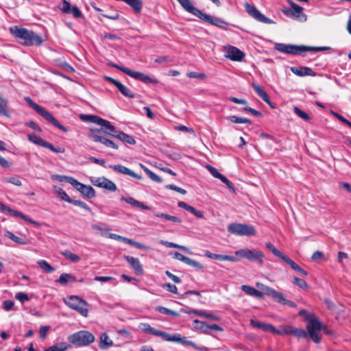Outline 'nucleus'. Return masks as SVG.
Here are the masks:
<instances>
[{
	"mask_svg": "<svg viewBox=\"0 0 351 351\" xmlns=\"http://www.w3.org/2000/svg\"><path fill=\"white\" fill-rule=\"evenodd\" d=\"M177 1L186 12L198 17L200 20L223 29L227 28L228 23L226 21L219 18L213 17L209 14L202 12L200 10L194 7L190 0Z\"/></svg>",
	"mask_w": 351,
	"mask_h": 351,
	"instance_id": "1",
	"label": "nucleus"
},
{
	"mask_svg": "<svg viewBox=\"0 0 351 351\" xmlns=\"http://www.w3.org/2000/svg\"><path fill=\"white\" fill-rule=\"evenodd\" d=\"M140 328L141 329V330L143 332L160 337L164 341L179 342V343H182V345L190 346L195 349H199L194 342L188 340L186 337H181L180 335H179V334L171 335L170 334H169L166 332H163V331L157 330L154 328H152L147 323L141 324Z\"/></svg>",
	"mask_w": 351,
	"mask_h": 351,
	"instance_id": "2",
	"label": "nucleus"
},
{
	"mask_svg": "<svg viewBox=\"0 0 351 351\" xmlns=\"http://www.w3.org/2000/svg\"><path fill=\"white\" fill-rule=\"evenodd\" d=\"M274 48L281 53L291 55H302L305 52L322 51L330 49L328 47H308L284 43H276Z\"/></svg>",
	"mask_w": 351,
	"mask_h": 351,
	"instance_id": "3",
	"label": "nucleus"
},
{
	"mask_svg": "<svg viewBox=\"0 0 351 351\" xmlns=\"http://www.w3.org/2000/svg\"><path fill=\"white\" fill-rule=\"evenodd\" d=\"M298 315L303 317L305 320L308 321L306 329L308 332V335L311 339L315 343H319L321 341L320 335L318 332L322 328V323L318 320L317 318L312 313H310L305 309H302L299 311Z\"/></svg>",
	"mask_w": 351,
	"mask_h": 351,
	"instance_id": "4",
	"label": "nucleus"
},
{
	"mask_svg": "<svg viewBox=\"0 0 351 351\" xmlns=\"http://www.w3.org/2000/svg\"><path fill=\"white\" fill-rule=\"evenodd\" d=\"M10 32L16 38L22 40L24 45L39 46L43 43V39L38 34L27 29L15 26L10 28Z\"/></svg>",
	"mask_w": 351,
	"mask_h": 351,
	"instance_id": "5",
	"label": "nucleus"
},
{
	"mask_svg": "<svg viewBox=\"0 0 351 351\" xmlns=\"http://www.w3.org/2000/svg\"><path fill=\"white\" fill-rule=\"evenodd\" d=\"M25 101L33 108L39 115L43 117L46 121L51 123L53 125L64 132H66L68 129L60 124L59 121L47 110L36 104L30 97H25Z\"/></svg>",
	"mask_w": 351,
	"mask_h": 351,
	"instance_id": "6",
	"label": "nucleus"
},
{
	"mask_svg": "<svg viewBox=\"0 0 351 351\" xmlns=\"http://www.w3.org/2000/svg\"><path fill=\"white\" fill-rule=\"evenodd\" d=\"M68 341L77 347L86 346L95 341L94 335L86 330H80L68 337Z\"/></svg>",
	"mask_w": 351,
	"mask_h": 351,
	"instance_id": "7",
	"label": "nucleus"
},
{
	"mask_svg": "<svg viewBox=\"0 0 351 351\" xmlns=\"http://www.w3.org/2000/svg\"><path fill=\"white\" fill-rule=\"evenodd\" d=\"M64 303L71 308L77 311L81 315L87 317L88 313V303L76 295H71L64 300Z\"/></svg>",
	"mask_w": 351,
	"mask_h": 351,
	"instance_id": "8",
	"label": "nucleus"
},
{
	"mask_svg": "<svg viewBox=\"0 0 351 351\" xmlns=\"http://www.w3.org/2000/svg\"><path fill=\"white\" fill-rule=\"evenodd\" d=\"M227 230L231 234L238 236L251 237L256 233L254 226L246 223H232L228 226Z\"/></svg>",
	"mask_w": 351,
	"mask_h": 351,
	"instance_id": "9",
	"label": "nucleus"
},
{
	"mask_svg": "<svg viewBox=\"0 0 351 351\" xmlns=\"http://www.w3.org/2000/svg\"><path fill=\"white\" fill-rule=\"evenodd\" d=\"M235 254L250 261H255L262 265L263 263V253L256 249H240L235 251Z\"/></svg>",
	"mask_w": 351,
	"mask_h": 351,
	"instance_id": "10",
	"label": "nucleus"
},
{
	"mask_svg": "<svg viewBox=\"0 0 351 351\" xmlns=\"http://www.w3.org/2000/svg\"><path fill=\"white\" fill-rule=\"evenodd\" d=\"M289 4L291 8L283 10V14L298 21L305 22L307 20V16L303 12V8L292 1H289Z\"/></svg>",
	"mask_w": 351,
	"mask_h": 351,
	"instance_id": "11",
	"label": "nucleus"
},
{
	"mask_svg": "<svg viewBox=\"0 0 351 351\" xmlns=\"http://www.w3.org/2000/svg\"><path fill=\"white\" fill-rule=\"evenodd\" d=\"M262 290L264 291L265 295L272 298V299L278 303H280L283 305H287L292 308H295L297 306L295 302L285 299L282 293L278 292L275 289L268 286L263 287Z\"/></svg>",
	"mask_w": 351,
	"mask_h": 351,
	"instance_id": "12",
	"label": "nucleus"
},
{
	"mask_svg": "<svg viewBox=\"0 0 351 351\" xmlns=\"http://www.w3.org/2000/svg\"><path fill=\"white\" fill-rule=\"evenodd\" d=\"M27 137H28V140L30 142H32V143H34L36 145H40L43 147L48 148L51 151H52L55 153H64V149L60 147H54L52 144L43 140L39 136H38L34 133L29 134Z\"/></svg>",
	"mask_w": 351,
	"mask_h": 351,
	"instance_id": "13",
	"label": "nucleus"
},
{
	"mask_svg": "<svg viewBox=\"0 0 351 351\" xmlns=\"http://www.w3.org/2000/svg\"><path fill=\"white\" fill-rule=\"evenodd\" d=\"M245 8L249 15H250L256 21L266 24L274 23V21L271 19L266 17L263 14L260 12L255 6L246 3L245 4Z\"/></svg>",
	"mask_w": 351,
	"mask_h": 351,
	"instance_id": "14",
	"label": "nucleus"
},
{
	"mask_svg": "<svg viewBox=\"0 0 351 351\" xmlns=\"http://www.w3.org/2000/svg\"><path fill=\"white\" fill-rule=\"evenodd\" d=\"M93 120L91 123H96L99 125H101L104 128V130L103 131L105 134L109 135H114V132H116L115 128L110 123V121L105 120L98 116L95 115L94 117H92Z\"/></svg>",
	"mask_w": 351,
	"mask_h": 351,
	"instance_id": "15",
	"label": "nucleus"
},
{
	"mask_svg": "<svg viewBox=\"0 0 351 351\" xmlns=\"http://www.w3.org/2000/svg\"><path fill=\"white\" fill-rule=\"evenodd\" d=\"M124 73L128 75L129 76L133 77L135 80H140L144 83H153V84L158 83L157 80H156L154 78H152L149 76H148L143 73L131 70L130 69L124 71Z\"/></svg>",
	"mask_w": 351,
	"mask_h": 351,
	"instance_id": "16",
	"label": "nucleus"
},
{
	"mask_svg": "<svg viewBox=\"0 0 351 351\" xmlns=\"http://www.w3.org/2000/svg\"><path fill=\"white\" fill-rule=\"evenodd\" d=\"M93 184L99 188L107 189L110 191L114 192L117 190L116 184L111 180L106 178H98L93 181Z\"/></svg>",
	"mask_w": 351,
	"mask_h": 351,
	"instance_id": "17",
	"label": "nucleus"
},
{
	"mask_svg": "<svg viewBox=\"0 0 351 351\" xmlns=\"http://www.w3.org/2000/svg\"><path fill=\"white\" fill-rule=\"evenodd\" d=\"M105 79L109 82L114 84L117 88V89L121 92V93L125 97L129 98L134 97V94L128 87L122 84L119 81L108 76H106Z\"/></svg>",
	"mask_w": 351,
	"mask_h": 351,
	"instance_id": "18",
	"label": "nucleus"
},
{
	"mask_svg": "<svg viewBox=\"0 0 351 351\" xmlns=\"http://www.w3.org/2000/svg\"><path fill=\"white\" fill-rule=\"evenodd\" d=\"M108 167L113 169L114 171L123 175H128L138 180H141L143 178L141 176L121 165H110Z\"/></svg>",
	"mask_w": 351,
	"mask_h": 351,
	"instance_id": "19",
	"label": "nucleus"
},
{
	"mask_svg": "<svg viewBox=\"0 0 351 351\" xmlns=\"http://www.w3.org/2000/svg\"><path fill=\"white\" fill-rule=\"evenodd\" d=\"M90 138L94 142L100 143L106 146L107 147H111L114 149H117L119 147L118 145L114 142L106 138L105 136H101L100 134H91L90 135Z\"/></svg>",
	"mask_w": 351,
	"mask_h": 351,
	"instance_id": "20",
	"label": "nucleus"
},
{
	"mask_svg": "<svg viewBox=\"0 0 351 351\" xmlns=\"http://www.w3.org/2000/svg\"><path fill=\"white\" fill-rule=\"evenodd\" d=\"M245 54L238 48L230 46L226 52V56L233 61H241Z\"/></svg>",
	"mask_w": 351,
	"mask_h": 351,
	"instance_id": "21",
	"label": "nucleus"
},
{
	"mask_svg": "<svg viewBox=\"0 0 351 351\" xmlns=\"http://www.w3.org/2000/svg\"><path fill=\"white\" fill-rule=\"evenodd\" d=\"M75 189L87 198L90 199L95 196V189L91 186L82 184L78 181L77 184L75 186Z\"/></svg>",
	"mask_w": 351,
	"mask_h": 351,
	"instance_id": "22",
	"label": "nucleus"
},
{
	"mask_svg": "<svg viewBox=\"0 0 351 351\" xmlns=\"http://www.w3.org/2000/svg\"><path fill=\"white\" fill-rule=\"evenodd\" d=\"M291 71L298 76H315L316 73L309 67L306 66H292Z\"/></svg>",
	"mask_w": 351,
	"mask_h": 351,
	"instance_id": "23",
	"label": "nucleus"
},
{
	"mask_svg": "<svg viewBox=\"0 0 351 351\" xmlns=\"http://www.w3.org/2000/svg\"><path fill=\"white\" fill-rule=\"evenodd\" d=\"M124 258L127 261L128 263L130 264L135 273L137 275H141L143 273V266L138 260V258L130 256H125Z\"/></svg>",
	"mask_w": 351,
	"mask_h": 351,
	"instance_id": "24",
	"label": "nucleus"
},
{
	"mask_svg": "<svg viewBox=\"0 0 351 351\" xmlns=\"http://www.w3.org/2000/svg\"><path fill=\"white\" fill-rule=\"evenodd\" d=\"M178 206L180 208H182L193 215H194L197 218H203L204 217V213L201 210H198L195 209L194 207L187 204L186 202L180 201L178 203Z\"/></svg>",
	"mask_w": 351,
	"mask_h": 351,
	"instance_id": "25",
	"label": "nucleus"
},
{
	"mask_svg": "<svg viewBox=\"0 0 351 351\" xmlns=\"http://www.w3.org/2000/svg\"><path fill=\"white\" fill-rule=\"evenodd\" d=\"M241 289L246 294L254 296L258 298L263 299L264 298V291L263 292L259 291L258 290L249 286V285H242Z\"/></svg>",
	"mask_w": 351,
	"mask_h": 351,
	"instance_id": "26",
	"label": "nucleus"
},
{
	"mask_svg": "<svg viewBox=\"0 0 351 351\" xmlns=\"http://www.w3.org/2000/svg\"><path fill=\"white\" fill-rule=\"evenodd\" d=\"M121 199L122 201L125 202L128 204L132 205L133 206L139 208L141 209H143V210H149L150 209L149 206L144 204L143 202H141L132 197H121Z\"/></svg>",
	"mask_w": 351,
	"mask_h": 351,
	"instance_id": "27",
	"label": "nucleus"
},
{
	"mask_svg": "<svg viewBox=\"0 0 351 351\" xmlns=\"http://www.w3.org/2000/svg\"><path fill=\"white\" fill-rule=\"evenodd\" d=\"M114 137H116L119 140L127 143L130 145H134L136 143L134 138L123 132H114V135H112Z\"/></svg>",
	"mask_w": 351,
	"mask_h": 351,
	"instance_id": "28",
	"label": "nucleus"
},
{
	"mask_svg": "<svg viewBox=\"0 0 351 351\" xmlns=\"http://www.w3.org/2000/svg\"><path fill=\"white\" fill-rule=\"evenodd\" d=\"M250 323L251 325H252L253 326L256 327L258 328H261L264 331H271L273 332H278L274 328V326H273L271 324H265L253 319L251 320Z\"/></svg>",
	"mask_w": 351,
	"mask_h": 351,
	"instance_id": "29",
	"label": "nucleus"
},
{
	"mask_svg": "<svg viewBox=\"0 0 351 351\" xmlns=\"http://www.w3.org/2000/svg\"><path fill=\"white\" fill-rule=\"evenodd\" d=\"M252 87L254 89V90L256 92V93L262 98V99L267 103L268 105H269L271 108H274L270 101L269 97L268 95L266 93L265 91H264L260 86H258L256 84H252Z\"/></svg>",
	"mask_w": 351,
	"mask_h": 351,
	"instance_id": "30",
	"label": "nucleus"
},
{
	"mask_svg": "<svg viewBox=\"0 0 351 351\" xmlns=\"http://www.w3.org/2000/svg\"><path fill=\"white\" fill-rule=\"evenodd\" d=\"M287 265H289L293 270L300 273L302 276H306L308 275V272L303 269L300 266H299L297 263H295L292 259H291L289 256L285 258L284 261Z\"/></svg>",
	"mask_w": 351,
	"mask_h": 351,
	"instance_id": "31",
	"label": "nucleus"
},
{
	"mask_svg": "<svg viewBox=\"0 0 351 351\" xmlns=\"http://www.w3.org/2000/svg\"><path fill=\"white\" fill-rule=\"evenodd\" d=\"M193 326L195 329L200 330L202 332L207 335L211 333L208 332V324L204 322L199 321L198 319L193 320Z\"/></svg>",
	"mask_w": 351,
	"mask_h": 351,
	"instance_id": "32",
	"label": "nucleus"
},
{
	"mask_svg": "<svg viewBox=\"0 0 351 351\" xmlns=\"http://www.w3.org/2000/svg\"><path fill=\"white\" fill-rule=\"evenodd\" d=\"M112 341L109 338L106 333L101 334L100 337L99 348L101 350H106L112 346Z\"/></svg>",
	"mask_w": 351,
	"mask_h": 351,
	"instance_id": "33",
	"label": "nucleus"
},
{
	"mask_svg": "<svg viewBox=\"0 0 351 351\" xmlns=\"http://www.w3.org/2000/svg\"><path fill=\"white\" fill-rule=\"evenodd\" d=\"M76 280L74 276L70 274L63 273L62 274L56 282H59L62 285H66L67 283H71Z\"/></svg>",
	"mask_w": 351,
	"mask_h": 351,
	"instance_id": "34",
	"label": "nucleus"
},
{
	"mask_svg": "<svg viewBox=\"0 0 351 351\" xmlns=\"http://www.w3.org/2000/svg\"><path fill=\"white\" fill-rule=\"evenodd\" d=\"M125 3L130 5L135 13L138 14L141 12L143 8L142 0H125Z\"/></svg>",
	"mask_w": 351,
	"mask_h": 351,
	"instance_id": "35",
	"label": "nucleus"
},
{
	"mask_svg": "<svg viewBox=\"0 0 351 351\" xmlns=\"http://www.w3.org/2000/svg\"><path fill=\"white\" fill-rule=\"evenodd\" d=\"M53 178L59 182H65L71 184L74 187L77 184V180L74 178L67 176H61V175H54L53 176Z\"/></svg>",
	"mask_w": 351,
	"mask_h": 351,
	"instance_id": "36",
	"label": "nucleus"
},
{
	"mask_svg": "<svg viewBox=\"0 0 351 351\" xmlns=\"http://www.w3.org/2000/svg\"><path fill=\"white\" fill-rule=\"evenodd\" d=\"M139 166L146 173V174L149 176V178L151 180L158 183H161L162 182V180L160 177H159L154 172H152L151 170H149L146 166L141 163L139 164Z\"/></svg>",
	"mask_w": 351,
	"mask_h": 351,
	"instance_id": "37",
	"label": "nucleus"
},
{
	"mask_svg": "<svg viewBox=\"0 0 351 351\" xmlns=\"http://www.w3.org/2000/svg\"><path fill=\"white\" fill-rule=\"evenodd\" d=\"M266 247L272 252V254L280 258H281L282 261L285 260V258L287 257V255L282 254L281 252H280L271 243L268 242L265 244Z\"/></svg>",
	"mask_w": 351,
	"mask_h": 351,
	"instance_id": "38",
	"label": "nucleus"
},
{
	"mask_svg": "<svg viewBox=\"0 0 351 351\" xmlns=\"http://www.w3.org/2000/svg\"><path fill=\"white\" fill-rule=\"evenodd\" d=\"M69 348V345L66 342H61L53 345L45 349V351H66Z\"/></svg>",
	"mask_w": 351,
	"mask_h": 351,
	"instance_id": "39",
	"label": "nucleus"
},
{
	"mask_svg": "<svg viewBox=\"0 0 351 351\" xmlns=\"http://www.w3.org/2000/svg\"><path fill=\"white\" fill-rule=\"evenodd\" d=\"M37 263L46 273H51L55 271V268L51 266L45 260H39Z\"/></svg>",
	"mask_w": 351,
	"mask_h": 351,
	"instance_id": "40",
	"label": "nucleus"
},
{
	"mask_svg": "<svg viewBox=\"0 0 351 351\" xmlns=\"http://www.w3.org/2000/svg\"><path fill=\"white\" fill-rule=\"evenodd\" d=\"M159 243L161 245H165V246H166L167 247L178 248V249L182 250L187 251V252L189 250V248H187L185 246L180 245L178 244H176V243H172V242H169V241H167L160 240L159 241Z\"/></svg>",
	"mask_w": 351,
	"mask_h": 351,
	"instance_id": "41",
	"label": "nucleus"
},
{
	"mask_svg": "<svg viewBox=\"0 0 351 351\" xmlns=\"http://www.w3.org/2000/svg\"><path fill=\"white\" fill-rule=\"evenodd\" d=\"M8 101L5 98L0 96V115L9 117L7 111Z\"/></svg>",
	"mask_w": 351,
	"mask_h": 351,
	"instance_id": "42",
	"label": "nucleus"
},
{
	"mask_svg": "<svg viewBox=\"0 0 351 351\" xmlns=\"http://www.w3.org/2000/svg\"><path fill=\"white\" fill-rule=\"evenodd\" d=\"M231 122L234 123H249L251 124L252 121L245 117H239L237 116H230L228 118Z\"/></svg>",
	"mask_w": 351,
	"mask_h": 351,
	"instance_id": "43",
	"label": "nucleus"
},
{
	"mask_svg": "<svg viewBox=\"0 0 351 351\" xmlns=\"http://www.w3.org/2000/svg\"><path fill=\"white\" fill-rule=\"evenodd\" d=\"M62 255L67 258L68 260H70L73 263L78 262L80 260V256L72 253L69 250H66L62 252Z\"/></svg>",
	"mask_w": 351,
	"mask_h": 351,
	"instance_id": "44",
	"label": "nucleus"
},
{
	"mask_svg": "<svg viewBox=\"0 0 351 351\" xmlns=\"http://www.w3.org/2000/svg\"><path fill=\"white\" fill-rule=\"evenodd\" d=\"M290 333L297 337H304V338H306L308 334V332H306L305 330L300 329V328H292L291 330L290 331Z\"/></svg>",
	"mask_w": 351,
	"mask_h": 351,
	"instance_id": "45",
	"label": "nucleus"
},
{
	"mask_svg": "<svg viewBox=\"0 0 351 351\" xmlns=\"http://www.w3.org/2000/svg\"><path fill=\"white\" fill-rule=\"evenodd\" d=\"M56 193L60 197V198L66 202L71 203L72 202V199L61 188H58L56 189Z\"/></svg>",
	"mask_w": 351,
	"mask_h": 351,
	"instance_id": "46",
	"label": "nucleus"
},
{
	"mask_svg": "<svg viewBox=\"0 0 351 351\" xmlns=\"http://www.w3.org/2000/svg\"><path fill=\"white\" fill-rule=\"evenodd\" d=\"M206 168L207 169V170L210 173V174L216 178H218L219 180L222 179V177L223 176V175H222L221 173H220L217 169L215 167H213V166L210 165H207L206 166Z\"/></svg>",
	"mask_w": 351,
	"mask_h": 351,
	"instance_id": "47",
	"label": "nucleus"
},
{
	"mask_svg": "<svg viewBox=\"0 0 351 351\" xmlns=\"http://www.w3.org/2000/svg\"><path fill=\"white\" fill-rule=\"evenodd\" d=\"M293 112L300 118L305 121H308L310 119L309 115L305 112L304 111H302L300 110L298 107L295 106L293 108Z\"/></svg>",
	"mask_w": 351,
	"mask_h": 351,
	"instance_id": "48",
	"label": "nucleus"
},
{
	"mask_svg": "<svg viewBox=\"0 0 351 351\" xmlns=\"http://www.w3.org/2000/svg\"><path fill=\"white\" fill-rule=\"evenodd\" d=\"M204 256L211 259H216L219 261H224V255L217 254L210 252V251H206Z\"/></svg>",
	"mask_w": 351,
	"mask_h": 351,
	"instance_id": "49",
	"label": "nucleus"
},
{
	"mask_svg": "<svg viewBox=\"0 0 351 351\" xmlns=\"http://www.w3.org/2000/svg\"><path fill=\"white\" fill-rule=\"evenodd\" d=\"M59 8L63 13L70 14L71 12V4L66 0H62V5Z\"/></svg>",
	"mask_w": 351,
	"mask_h": 351,
	"instance_id": "50",
	"label": "nucleus"
},
{
	"mask_svg": "<svg viewBox=\"0 0 351 351\" xmlns=\"http://www.w3.org/2000/svg\"><path fill=\"white\" fill-rule=\"evenodd\" d=\"M293 283L301 289H305L308 288V284L304 280L298 277L293 278Z\"/></svg>",
	"mask_w": 351,
	"mask_h": 351,
	"instance_id": "51",
	"label": "nucleus"
},
{
	"mask_svg": "<svg viewBox=\"0 0 351 351\" xmlns=\"http://www.w3.org/2000/svg\"><path fill=\"white\" fill-rule=\"evenodd\" d=\"M156 310L159 313L165 314V315H178L177 312L173 311H172L171 309H169V308L163 307V306H158L156 308Z\"/></svg>",
	"mask_w": 351,
	"mask_h": 351,
	"instance_id": "52",
	"label": "nucleus"
},
{
	"mask_svg": "<svg viewBox=\"0 0 351 351\" xmlns=\"http://www.w3.org/2000/svg\"><path fill=\"white\" fill-rule=\"evenodd\" d=\"M15 298L22 303L29 300L28 295L23 292H19L16 293Z\"/></svg>",
	"mask_w": 351,
	"mask_h": 351,
	"instance_id": "53",
	"label": "nucleus"
},
{
	"mask_svg": "<svg viewBox=\"0 0 351 351\" xmlns=\"http://www.w3.org/2000/svg\"><path fill=\"white\" fill-rule=\"evenodd\" d=\"M71 204H73L75 206H80L89 212L91 211V209L84 202H82V201H80V200H74V199H72V202H71Z\"/></svg>",
	"mask_w": 351,
	"mask_h": 351,
	"instance_id": "54",
	"label": "nucleus"
},
{
	"mask_svg": "<svg viewBox=\"0 0 351 351\" xmlns=\"http://www.w3.org/2000/svg\"><path fill=\"white\" fill-rule=\"evenodd\" d=\"M5 182L11 183L16 186H21L22 182L20 180V178L17 176L10 177L9 178H7L5 180Z\"/></svg>",
	"mask_w": 351,
	"mask_h": 351,
	"instance_id": "55",
	"label": "nucleus"
},
{
	"mask_svg": "<svg viewBox=\"0 0 351 351\" xmlns=\"http://www.w3.org/2000/svg\"><path fill=\"white\" fill-rule=\"evenodd\" d=\"M70 13H71L73 16L76 19L82 18L83 16L82 12L77 6H73L71 8Z\"/></svg>",
	"mask_w": 351,
	"mask_h": 351,
	"instance_id": "56",
	"label": "nucleus"
},
{
	"mask_svg": "<svg viewBox=\"0 0 351 351\" xmlns=\"http://www.w3.org/2000/svg\"><path fill=\"white\" fill-rule=\"evenodd\" d=\"M173 258L184 263L185 264L187 263L189 258V257H186V256H184L183 254H182L181 253L178 252H174Z\"/></svg>",
	"mask_w": 351,
	"mask_h": 351,
	"instance_id": "57",
	"label": "nucleus"
},
{
	"mask_svg": "<svg viewBox=\"0 0 351 351\" xmlns=\"http://www.w3.org/2000/svg\"><path fill=\"white\" fill-rule=\"evenodd\" d=\"M166 188L177 191L182 195H185L186 193V191L185 189L178 187L174 184H168L166 186Z\"/></svg>",
	"mask_w": 351,
	"mask_h": 351,
	"instance_id": "58",
	"label": "nucleus"
},
{
	"mask_svg": "<svg viewBox=\"0 0 351 351\" xmlns=\"http://www.w3.org/2000/svg\"><path fill=\"white\" fill-rule=\"evenodd\" d=\"M242 110L250 112L254 117H263V114L260 111H258L251 107H244Z\"/></svg>",
	"mask_w": 351,
	"mask_h": 351,
	"instance_id": "59",
	"label": "nucleus"
},
{
	"mask_svg": "<svg viewBox=\"0 0 351 351\" xmlns=\"http://www.w3.org/2000/svg\"><path fill=\"white\" fill-rule=\"evenodd\" d=\"M186 265L192 266L193 267H195L198 269H202L203 268V266L200 263H199L193 259H191L190 258H189V261H188Z\"/></svg>",
	"mask_w": 351,
	"mask_h": 351,
	"instance_id": "60",
	"label": "nucleus"
},
{
	"mask_svg": "<svg viewBox=\"0 0 351 351\" xmlns=\"http://www.w3.org/2000/svg\"><path fill=\"white\" fill-rule=\"evenodd\" d=\"M187 75L191 78L205 79L206 77V74L203 73L190 72Z\"/></svg>",
	"mask_w": 351,
	"mask_h": 351,
	"instance_id": "61",
	"label": "nucleus"
},
{
	"mask_svg": "<svg viewBox=\"0 0 351 351\" xmlns=\"http://www.w3.org/2000/svg\"><path fill=\"white\" fill-rule=\"evenodd\" d=\"M202 317H206V318L211 319V320H215V321L220 320V318L218 316L211 314L206 311H203Z\"/></svg>",
	"mask_w": 351,
	"mask_h": 351,
	"instance_id": "62",
	"label": "nucleus"
},
{
	"mask_svg": "<svg viewBox=\"0 0 351 351\" xmlns=\"http://www.w3.org/2000/svg\"><path fill=\"white\" fill-rule=\"evenodd\" d=\"M14 302L12 300H5L3 302V308L5 311H9L14 306Z\"/></svg>",
	"mask_w": 351,
	"mask_h": 351,
	"instance_id": "63",
	"label": "nucleus"
},
{
	"mask_svg": "<svg viewBox=\"0 0 351 351\" xmlns=\"http://www.w3.org/2000/svg\"><path fill=\"white\" fill-rule=\"evenodd\" d=\"M49 330V326H42L39 330V334L41 339H45L46 337L47 333Z\"/></svg>",
	"mask_w": 351,
	"mask_h": 351,
	"instance_id": "64",
	"label": "nucleus"
}]
</instances>
